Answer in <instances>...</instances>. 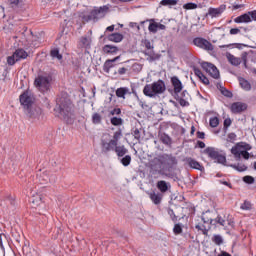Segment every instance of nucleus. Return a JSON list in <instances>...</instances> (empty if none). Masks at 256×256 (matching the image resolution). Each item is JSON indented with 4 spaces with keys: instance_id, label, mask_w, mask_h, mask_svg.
I'll return each instance as SVG.
<instances>
[{
    "instance_id": "obj_46",
    "label": "nucleus",
    "mask_w": 256,
    "mask_h": 256,
    "mask_svg": "<svg viewBox=\"0 0 256 256\" xmlns=\"http://www.w3.org/2000/svg\"><path fill=\"white\" fill-rule=\"evenodd\" d=\"M183 9H186L187 11L197 9V4H195L193 2L186 3L183 5Z\"/></svg>"
},
{
    "instance_id": "obj_15",
    "label": "nucleus",
    "mask_w": 256,
    "mask_h": 256,
    "mask_svg": "<svg viewBox=\"0 0 256 256\" xmlns=\"http://www.w3.org/2000/svg\"><path fill=\"white\" fill-rule=\"evenodd\" d=\"M231 113H234L235 115L239 113H243V111H247V104L243 102H234L230 106Z\"/></svg>"
},
{
    "instance_id": "obj_3",
    "label": "nucleus",
    "mask_w": 256,
    "mask_h": 256,
    "mask_svg": "<svg viewBox=\"0 0 256 256\" xmlns=\"http://www.w3.org/2000/svg\"><path fill=\"white\" fill-rule=\"evenodd\" d=\"M35 100V94L30 89L25 90L19 96L20 105L22 106L27 117H35V109L33 108V105H35Z\"/></svg>"
},
{
    "instance_id": "obj_45",
    "label": "nucleus",
    "mask_w": 256,
    "mask_h": 256,
    "mask_svg": "<svg viewBox=\"0 0 256 256\" xmlns=\"http://www.w3.org/2000/svg\"><path fill=\"white\" fill-rule=\"evenodd\" d=\"M233 122L231 121V118H226L225 120H224V126H223V131H224V133H227V131L229 130V127H231V124H232Z\"/></svg>"
},
{
    "instance_id": "obj_35",
    "label": "nucleus",
    "mask_w": 256,
    "mask_h": 256,
    "mask_svg": "<svg viewBox=\"0 0 256 256\" xmlns=\"http://www.w3.org/2000/svg\"><path fill=\"white\" fill-rule=\"evenodd\" d=\"M50 55L51 57H53V59H58V61H61V59H63V55H61V53H59L58 48H54L50 51Z\"/></svg>"
},
{
    "instance_id": "obj_18",
    "label": "nucleus",
    "mask_w": 256,
    "mask_h": 256,
    "mask_svg": "<svg viewBox=\"0 0 256 256\" xmlns=\"http://www.w3.org/2000/svg\"><path fill=\"white\" fill-rule=\"evenodd\" d=\"M171 84L174 88L175 95H179V93L183 91V83L181 82V80H179V77L173 76L171 78Z\"/></svg>"
},
{
    "instance_id": "obj_32",
    "label": "nucleus",
    "mask_w": 256,
    "mask_h": 256,
    "mask_svg": "<svg viewBox=\"0 0 256 256\" xmlns=\"http://www.w3.org/2000/svg\"><path fill=\"white\" fill-rule=\"evenodd\" d=\"M40 179H43V181H44V182H41L42 184L55 183V181H57V176L52 175L49 177L46 174H43L42 176H40Z\"/></svg>"
},
{
    "instance_id": "obj_34",
    "label": "nucleus",
    "mask_w": 256,
    "mask_h": 256,
    "mask_svg": "<svg viewBox=\"0 0 256 256\" xmlns=\"http://www.w3.org/2000/svg\"><path fill=\"white\" fill-rule=\"evenodd\" d=\"M177 0H161L160 5L162 7H174V5H177Z\"/></svg>"
},
{
    "instance_id": "obj_36",
    "label": "nucleus",
    "mask_w": 256,
    "mask_h": 256,
    "mask_svg": "<svg viewBox=\"0 0 256 256\" xmlns=\"http://www.w3.org/2000/svg\"><path fill=\"white\" fill-rule=\"evenodd\" d=\"M214 223L216 225V223L218 225H221V227H225V225H227V220L225 219V217L218 215L215 219H214Z\"/></svg>"
},
{
    "instance_id": "obj_16",
    "label": "nucleus",
    "mask_w": 256,
    "mask_h": 256,
    "mask_svg": "<svg viewBox=\"0 0 256 256\" xmlns=\"http://www.w3.org/2000/svg\"><path fill=\"white\" fill-rule=\"evenodd\" d=\"M143 55H145L146 61L148 63H153L155 61H159L161 59V54L155 53V50H144Z\"/></svg>"
},
{
    "instance_id": "obj_6",
    "label": "nucleus",
    "mask_w": 256,
    "mask_h": 256,
    "mask_svg": "<svg viewBox=\"0 0 256 256\" xmlns=\"http://www.w3.org/2000/svg\"><path fill=\"white\" fill-rule=\"evenodd\" d=\"M107 11H109V7L101 6L99 8H94L89 14H81L80 17L85 23H89V21L97 23L99 19H103V17L107 15Z\"/></svg>"
},
{
    "instance_id": "obj_38",
    "label": "nucleus",
    "mask_w": 256,
    "mask_h": 256,
    "mask_svg": "<svg viewBox=\"0 0 256 256\" xmlns=\"http://www.w3.org/2000/svg\"><path fill=\"white\" fill-rule=\"evenodd\" d=\"M120 163L123 165V167H129V165H131V155H125L123 158H121Z\"/></svg>"
},
{
    "instance_id": "obj_24",
    "label": "nucleus",
    "mask_w": 256,
    "mask_h": 256,
    "mask_svg": "<svg viewBox=\"0 0 256 256\" xmlns=\"http://www.w3.org/2000/svg\"><path fill=\"white\" fill-rule=\"evenodd\" d=\"M158 137H159L161 143H163V145H167L168 147H171V145H173V139L167 133L160 132L158 134Z\"/></svg>"
},
{
    "instance_id": "obj_23",
    "label": "nucleus",
    "mask_w": 256,
    "mask_h": 256,
    "mask_svg": "<svg viewBox=\"0 0 256 256\" xmlns=\"http://www.w3.org/2000/svg\"><path fill=\"white\" fill-rule=\"evenodd\" d=\"M193 72L196 75V77H198V79H200L201 83H203V85H209V78H207V76H205V74H203V72L197 68V67H193Z\"/></svg>"
},
{
    "instance_id": "obj_50",
    "label": "nucleus",
    "mask_w": 256,
    "mask_h": 256,
    "mask_svg": "<svg viewBox=\"0 0 256 256\" xmlns=\"http://www.w3.org/2000/svg\"><path fill=\"white\" fill-rule=\"evenodd\" d=\"M201 220L205 224L209 223V225H215V223H214L215 220L212 218L206 217L205 215H202Z\"/></svg>"
},
{
    "instance_id": "obj_21",
    "label": "nucleus",
    "mask_w": 256,
    "mask_h": 256,
    "mask_svg": "<svg viewBox=\"0 0 256 256\" xmlns=\"http://www.w3.org/2000/svg\"><path fill=\"white\" fill-rule=\"evenodd\" d=\"M103 53L105 55H117L119 53V47L111 44H106L102 48Z\"/></svg>"
},
{
    "instance_id": "obj_26",
    "label": "nucleus",
    "mask_w": 256,
    "mask_h": 256,
    "mask_svg": "<svg viewBox=\"0 0 256 256\" xmlns=\"http://www.w3.org/2000/svg\"><path fill=\"white\" fill-rule=\"evenodd\" d=\"M126 95H131V91L127 87H120L116 89V97L118 99H126Z\"/></svg>"
},
{
    "instance_id": "obj_63",
    "label": "nucleus",
    "mask_w": 256,
    "mask_h": 256,
    "mask_svg": "<svg viewBox=\"0 0 256 256\" xmlns=\"http://www.w3.org/2000/svg\"><path fill=\"white\" fill-rule=\"evenodd\" d=\"M118 73L120 75H125V73H127V68H125V67L119 68Z\"/></svg>"
},
{
    "instance_id": "obj_19",
    "label": "nucleus",
    "mask_w": 256,
    "mask_h": 256,
    "mask_svg": "<svg viewBox=\"0 0 256 256\" xmlns=\"http://www.w3.org/2000/svg\"><path fill=\"white\" fill-rule=\"evenodd\" d=\"M30 203H32V207L35 209H37V207H45V202H43L41 194L32 195Z\"/></svg>"
},
{
    "instance_id": "obj_7",
    "label": "nucleus",
    "mask_w": 256,
    "mask_h": 256,
    "mask_svg": "<svg viewBox=\"0 0 256 256\" xmlns=\"http://www.w3.org/2000/svg\"><path fill=\"white\" fill-rule=\"evenodd\" d=\"M204 153L208 155L209 159H212L214 163H218L219 165H225V163H227V156L219 152L215 147H207Z\"/></svg>"
},
{
    "instance_id": "obj_31",
    "label": "nucleus",
    "mask_w": 256,
    "mask_h": 256,
    "mask_svg": "<svg viewBox=\"0 0 256 256\" xmlns=\"http://www.w3.org/2000/svg\"><path fill=\"white\" fill-rule=\"evenodd\" d=\"M239 85L244 91H251V83L245 78H239Z\"/></svg>"
},
{
    "instance_id": "obj_62",
    "label": "nucleus",
    "mask_w": 256,
    "mask_h": 256,
    "mask_svg": "<svg viewBox=\"0 0 256 256\" xmlns=\"http://www.w3.org/2000/svg\"><path fill=\"white\" fill-rule=\"evenodd\" d=\"M158 30L165 31L167 29V26L165 24L157 23Z\"/></svg>"
},
{
    "instance_id": "obj_48",
    "label": "nucleus",
    "mask_w": 256,
    "mask_h": 256,
    "mask_svg": "<svg viewBox=\"0 0 256 256\" xmlns=\"http://www.w3.org/2000/svg\"><path fill=\"white\" fill-rule=\"evenodd\" d=\"M167 213H168V215L170 216V218L172 219V221H173L174 223H176V221H177V215H175V211H173L172 208H168V209H167Z\"/></svg>"
},
{
    "instance_id": "obj_55",
    "label": "nucleus",
    "mask_w": 256,
    "mask_h": 256,
    "mask_svg": "<svg viewBox=\"0 0 256 256\" xmlns=\"http://www.w3.org/2000/svg\"><path fill=\"white\" fill-rule=\"evenodd\" d=\"M110 115H121V108H114L110 111Z\"/></svg>"
},
{
    "instance_id": "obj_61",
    "label": "nucleus",
    "mask_w": 256,
    "mask_h": 256,
    "mask_svg": "<svg viewBox=\"0 0 256 256\" xmlns=\"http://www.w3.org/2000/svg\"><path fill=\"white\" fill-rule=\"evenodd\" d=\"M196 135L198 139H205V132L198 131Z\"/></svg>"
},
{
    "instance_id": "obj_57",
    "label": "nucleus",
    "mask_w": 256,
    "mask_h": 256,
    "mask_svg": "<svg viewBox=\"0 0 256 256\" xmlns=\"http://www.w3.org/2000/svg\"><path fill=\"white\" fill-rule=\"evenodd\" d=\"M238 33H241V30L239 28L230 29V35H238Z\"/></svg>"
},
{
    "instance_id": "obj_64",
    "label": "nucleus",
    "mask_w": 256,
    "mask_h": 256,
    "mask_svg": "<svg viewBox=\"0 0 256 256\" xmlns=\"http://www.w3.org/2000/svg\"><path fill=\"white\" fill-rule=\"evenodd\" d=\"M217 256H231V254H229V252L226 251H222L220 254H218Z\"/></svg>"
},
{
    "instance_id": "obj_10",
    "label": "nucleus",
    "mask_w": 256,
    "mask_h": 256,
    "mask_svg": "<svg viewBox=\"0 0 256 256\" xmlns=\"http://www.w3.org/2000/svg\"><path fill=\"white\" fill-rule=\"evenodd\" d=\"M35 87L41 91V93H47L51 87V77L49 76H38L34 81Z\"/></svg>"
},
{
    "instance_id": "obj_49",
    "label": "nucleus",
    "mask_w": 256,
    "mask_h": 256,
    "mask_svg": "<svg viewBox=\"0 0 256 256\" xmlns=\"http://www.w3.org/2000/svg\"><path fill=\"white\" fill-rule=\"evenodd\" d=\"M243 181L248 185H253V183H255V178L253 176H244Z\"/></svg>"
},
{
    "instance_id": "obj_17",
    "label": "nucleus",
    "mask_w": 256,
    "mask_h": 256,
    "mask_svg": "<svg viewBox=\"0 0 256 256\" xmlns=\"http://www.w3.org/2000/svg\"><path fill=\"white\" fill-rule=\"evenodd\" d=\"M156 187L159 191L158 193H162V195H165V193H168V191H171V183L165 180H159L156 183Z\"/></svg>"
},
{
    "instance_id": "obj_53",
    "label": "nucleus",
    "mask_w": 256,
    "mask_h": 256,
    "mask_svg": "<svg viewBox=\"0 0 256 256\" xmlns=\"http://www.w3.org/2000/svg\"><path fill=\"white\" fill-rule=\"evenodd\" d=\"M178 103L181 107H189V102L185 98H180Z\"/></svg>"
},
{
    "instance_id": "obj_2",
    "label": "nucleus",
    "mask_w": 256,
    "mask_h": 256,
    "mask_svg": "<svg viewBox=\"0 0 256 256\" xmlns=\"http://www.w3.org/2000/svg\"><path fill=\"white\" fill-rule=\"evenodd\" d=\"M123 137V132L121 129L114 132L112 139L107 142V140H101V149L102 153H109L110 151H114L117 157H125L129 150L125 147V145H119V141Z\"/></svg>"
},
{
    "instance_id": "obj_37",
    "label": "nucleus",
    "mask_w": 256,
    "mask_h": 256,
    "mask_svg": "<svg viewBox=\"0 0 256 256\" xmlns=\"http://www.w3.org/2000/svg\"><path fill=\"white\" fill-rule=\"evenodd\" d=\"M212 243H214L215 245H223V236L219 235V234H215L212 237Z\"/></svg>"
},
{
    "instance_id": "obj_42",
    "label": "nucleus",
    "mask_w": 256,
    "mask_h": 256,
    "mask_svg": "<svg viewBox=\"0 0 256 256\" xmlns=\"http://www.w3.org/2000/svg\"><path fill=\"white\" fill-rule=\"evenodd\" d=\"M209 125L210 127H212L213 129H215V127H219V118L214 116V117H211L209 119Z\"/></svg>"
},
{
    "instance_id": "obj_47",
    "label": "nucleus",
    "mask_w": 256,
    "mask_h": 256,
    "mask_svg": "<svg viewBox=\"0 0 256 256\" xmlns=\"http://www.w3.org/2000/svg\"><path fill=\"white\" fill-rule=\"evenodd\" d=\"M132 135L136 141H141V131H139V128H135L132 132Z\"/></svg>"
},
{
    "instance_id": "obj_29",
    "label": "nucleus",
    "mask_w": 256,
    "mask_h": 256,
    "mask_svg": "<svg viewBox=\"0 0 256 256\" xmlns=\"http://www.w3.org/2000/svg\"><path fill=\"white\" fill-rule=\"evenodd\" d=\"M147 21H150V24H149V26H148V31H149L150 33H157V31H158V26H157V22H155L154 19L142 21V22H140V25H145V23H147Z\"/></svg>"
},
{
    "instance_id": "obj_4",
    "label": "nucleus",
    "mask_w": 256,
    "mask_h": 256,
    "mask_svg": "<svg viewBox=\"0 0 256 256\" xmlns=\"http://www.w3.org/2000/svg\"><path fill=\"white\" fill-rule=\"evenodd\" d=\"M251 149V144L247 142H238L231 148V153L236 161H241V157L247 160L250 157L248 151H251Z\"/></svg>"
},
{
    "instance_id": "obj_12",
    "label": "nucleus",
    "mask_w": 256,
    "mask_h": 256,
    "mask_svg": "<svg viewBox=\"0 0 256 256\" xmlns=\"http://www.w3.org/2000/svg\"><path fill=\"white\" fill-rule=\"evenodd\" d=\"M201 67L204 71H206V73H209L213 79H219V69H217V66H215L213 63L202 62Z\"/></svg>"
},
{
    "instance_id": "obj_8",
    "label": "nucleus",
    "mask_w": 256,
    "mask_h": 256,
    "mask_svg": "<svg viewBox=\"0 0 256 256\" xmlns=\"http://www.w3.org/2000/svg\"><path fill=\"white\" fill-rule=\"evenodd\" d=\"M158 163L165 171H171L177 165V158L173 155L162 154L158 156Z\"/></svg>"
},
{
    "instance_id": "obj_22",
    "label": "nucleus",
    "mask_w": 256,
    "mask_h": 256,
    "mask_svg": "<svg viewBox=\"0 0 256 256\" xmlns=\"http://www.w3.org/2000/svg\"><path fill=\"white\" fill-rule=\"evenodd\" d=\"M93 42L91 36L84 35L80 37L79 45L83 49H91V43Z\"/></svg>"
},
{
    "instance_id": "obj_1",
    "label": "nucleus",
    "mask_w": 256,
    "mask_h": 256,
    "mask_svg": "<svg viewBox=\"0 0 256 256\" xmlns=\"http://www.w3.org/2000/svg\"><path fill=\"white\" fill-rule=\"evenodd\" d=\"M54 113L56 117L65 121L67 125H73L75 121V104L69 98V94L61 93L56 97Z\"/></svg>"
},
{
    "instance_id": "obj_40",
    "label": "nucleus",
    "mask_w": 256,
    "mask_h": 256,
    "mask_svg": "<svg viewBox=\"0 0 256 256\" xmlns=\"http://www.w3.org/2000/svg\"><path fill=\"white\" fill-rule=\"evenodd\" d=\"M111 125H114V127H119V125H123V120L122 118L118 117H112L110 119Z\"/></svg>"
},
{
    "instance_id": "obj_11",
    "label": "nucleus",
    "mask_w": 256,
    "mask_h": 256,
    "mask_svg": "<svg viewBox=\"0 0 256 256\" xmlns=\"http://www.w3.org/2000/svg\"><path fill=\"white\" fill-rule=\"evenodd\" d=\"M227 9V5L221 4L217 8L210 7L208 8V12L204 15V18L207 19V17H211V19H217L218 17H221L223 13H225Z\"/></svg>"
},
{
    "instance_id": "obj_41",
    "label": "nucleus",
    "mask_w": 256,
    "mask_h": 256,
    "mask_svg": "<svg viewBox=\"0 0 256 256\" xmlns=\"http://www.w3.org/2000/svg\"><path fill=\"white\" fill-rule=\"evenodd\" d=\"M101 121H102L101 114H99V113H94V114L92 115V123H93L94 125H99V124L101 123Z\"/></svg>"
},
{
    "instance_id": "obj_59",
    "label": "nucleus",
    "mask_w": 256,
    "mask_h": 256,
    "mask_svg": "<svg viewBox=\"0 0 256 256\" xmlns=\"http://www.w3.org/2000/svg\"><path fill=\"white\" fill-rule=\"evenodd\" d=\"M115 31V25L108 26L105 31V35H107V32L113 33Z\"/></svg>"
},
{
    "instance_id": "obj_5",
    "label": "nucleus",
    "mask_w": 256,
    "mask_h": 256,
    "mask_svg": "<svg viewBox=\"0 0 256 256\" xmlns=\"http://www.w3.org/2000/svg\"><path fill=\"white\" fill-rule=\"evenodd\" d=\"M166 89L167 88L165 87V82L159 79L152 84H146L143 88V94L146 97H155V95H161V93H165Z\"/></svg>"
},
{
    "instance_id": "obj_60",
    "label": "nucleus",
    "mask_w": 256,
    "mask_h": 256,
    "mask_svg": "<svg viewBox=\"0 0 256 256\" xmlns=\"http://www.w3.org/2000/svg\"><path fill=\"white\" fill-rule=\"evenodd\" d=\"M242 61H243L244 67H247V52H245V53L242 55Z\"/></svg>"
},
{
    "instance_id": "obj_56",
    "label": "nucleus",
    "mask_w": 256,
    "mask_h": 256,
    "mask_svg": "<svg viewBox=\"0 0 256 256\" xmlns=\"http://www.w3.org/2000/svg\"><path fill=\"white\" fill-rule=\"evenodd\" d=\"M219 183H220V185H225L226 187H229V189H232V188H233V186L231 185V183L228 182V181L219 180Z\"/></svg>"
},
{
    "instance_id": "obj_20",
    "label": "nucleus",
    "mask_w": 256,
    "mask_h": 256,
    "mask_svg": "<svg viewBox=\"0 0 256 256\" xmlns=\"http://www.w3.org/2000/svg\"><path fill=\"white\" fill-rule=\"evenodd\" d=\"M149 197L154 205H161V201H163V197H165V195H163V193L153 191L149 193Z\"/></svg>"
},
{
    "instance_id": "obj_13",
    "label": "nucleus",
    "mask_w": 256,
    "mask_h": 256,
    "mask_svg": "<svg viewBox=\"0 0 256 256\" xmlns=\"http://www.w3.org/2000/svg\"><path fill=\"white\" fill-rule=\"evenodd\" d=\"M193 44L205 51H213V44L205 38L197 37L193 39Z\"/></svg>"
},
{
    "instance_id": "obj_14",
    "label": "nucleus",
    "mask_w": 256,
    "mask_h": 256,
    "mask_svg": "<svg viewBox=\"0 0 256 256\" xmlns=\"http://www.w3.org/2000/svg\"><path fill=\"white\" fill-rule=\"evenodd\" d=\"M184 163H187L191 169H196L197 171H205V167L199 163V161L195 160L192 157L184 158Z\"/></svg>"
},
{
    "instance_id": "obj_28",
    "label": "nucleus",
    "mask_w": 256,
    "mask_h": 256,
    "mask_svg": "<svg viewBox=\"0 0 256 256\" xmlns=\"http://www.w3.org/2000/svg\"><path fill=\"white\" fill-rule=\"evenodd\" d=\"M118 59H119V56L115 57L114 59H108L105 61L103 66V70L105 71V73H109V71H111V69L115 67L113 63H115V61H118Z\"/></svg>"
},
{
    "instance_id": "obj_25",
    "label": "nucleus",
    "mask_w": 256,
    "mask_h": 256,
    "mask_svg": "<svg viewBox=\"0 0 256 256\" xmlns=\"http://www.w3.org/2000/svg\"><path fill=\"white\" fill-rule=\"evenodd\" d=\"M106 39L108 41H111L112 43H121V41H123L124 39V36L123 34L116 32V33L108 34L106 36Z\"/></svg>"
},
{
    "instance_id": "obj_52",
    "label": "nucleus",
    "mask_w": 256,
    "mask_h": 256,
    "mask_svg": "<svg viewBox=\"0 0 256 256\" xmlns=\"http://www.w3.org/2000/svg\"><path fill=\"white\" fill-rule=\"evenodd\" d=\"M144 46L147 51H152L154 49L153 44H151L150 40H144Z\"/></svg>"
},
{
    "instance_id": "obj_33",
    "label": "nucleus",
    "mask_w": 256,
    "mask_h": 256,
    "mask_svg": "<svg viewBox=\"0 0 256 256\" xmlns=\"http://www.w3.org/2000/svg\"><path fill=\"white\" fill-rule=\"evenodd\" d=\"M232 169H235V171H238L239 173H243L244 171H247V166L245 164L237 163L230 165Z\"/></svg>"
},
{
    "instance_id": "obj_54",
    "label": "nucleus",
    "mask_w": 256,
    "mask_h": 256,
    "mask_svg": "<svg viewBox=\"0 0 256 256\" xmlns=\"http://www.w3.org/2000/svg\"><path fill=\"white\" fill-rule=\"evenodd\" d=\"M236 139H237V134H235L233 132L228 134V141L233 143V141H236Z\"/></svg>"
},
{
    "instance_id": "obj_44",
    "label": "nucleus",
    "mask_w": 256,
    "mask_h": 256,
    "mask_svg": "<svg viewBox=\"0 0 256 256\" xmlns=\"http://www.w3.org/2000/svg\"><path fill=\"white\" fill-rule=\"evenodd\" d=\"M173 233L174 235H181V233H183V225L180 223L175 224L173 228Z\"/></svg>"
},
{
    "instance_id": "obj_9",
    "label": "nucleus",
    "mask_w": 256,
    "mask_h": 256,
    "mask_svg": "<svg viewBox=\"0 0 256 256\" xmlns=\"http://www.w3.org/2000/svg\"><path fill=\"white\" fill-rule=\"evenodd\" d=\"M29 57V53L25 51L23 48H17L11 56H8L6 58V63L9 65V67H13L16 63H19V61H23Z\"/></svg>"
},
{
    "instance_id": "obj_39",
    "label": "nucleus",
    "mask_w": 256,
    "mask_h": 256,
    "mask_svg": "<svg viewBox=\"0 0 256 256\" xmlns=\"http://www.w3.org/2000/svg\"><path fill=\"white\" fill-rule=\"evenodd\" d=\"M195 229H197L198 231H201L204 235H209V230L211 229V227L205 226V225H199L197 224L195 226Z\"/></svg>"
},
{
    "instance_id": "obj_43",
    "label": "nucleus",
    "mask_w": 256,
    "mask_h": 256,
    "mask_svg": "<svg viewBox=\"0 0 256 256\" xmlns=\"http://www.w3.org/2000/svg\"><path fill=\"white\" fill-rule=\"evenodd\" d=\"M240 208L243 211H251V209H253V205L251 204V202L245 200L244 203L241 204Z\"/></svg>"
},
{
    "instance_id": "obj_58",
    "label": "nucleus",
    "mask_w": 256,
    "mask_h": 256,
    "mask_svg": "<svg viewBox=\"0 0 256 256\" xmlns=\"http://www.w3.org/2000/svg\"><path fill=\"white\" fill-rule=\"evenodd\" d=\"M250 15V19H252V21H256V10H252L248 12Z\"/></svg>"
},
{
    "instance_id": "obj_30",
    "label": "nucleus",
    "mask_w": 256,
    "mask_h": 256,
    "mask_svg": "<svg viewBox=\"0 0 256 256\" xmlns=\"http://www.w3.org/2000/svg\"><path fill=\"white\" fill-rule=\"evenodd\" d=\"M226 57L231 65H234V67H238V65H241V58L235 57V55L231 53H227Z\"/></svg>"
},
{
    "instance_id": "obj_27",
    "label": "nucleus",
    "mask_w": 256,
    "mask_h": 256,
    "mask_svg": "<svg viewBox=\"0 0 256 256\" xmlns=\"http://www.w3.org/2000/svg\"><path fill=\"white\" fill-rule=\"evenodd\" d=\"M252 19L248 13H244L234 19V23H251Z\"/></svg>"
},
{
    "instance_id": "obj_51",
    "label": "nucleus",
    "mask_w": 256,
    "mask_h": 256,
    "mask_svg": "<svg viewBox=\"0 0 256 256\" xmlns=\"http://www.w3.org/2000/svg\"><path fill=\"white\" fill-rule=\"evenodd\" d=\"M220 91L224 97H233V93H231V91L227 90L225 87H221Z\"/></svg>"
}]
</instances>
